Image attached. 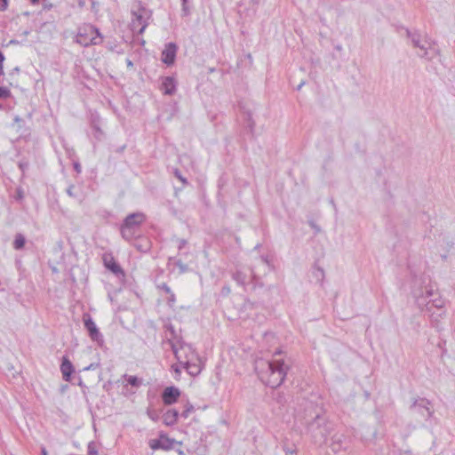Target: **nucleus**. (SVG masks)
Segmentation results:
<instances>
[{"instance_id":"f257e3e1","label":"nucleus","mask_w":455,"mask_h":455,"mask_svg":"<svg viewBox=\"0 0 455 455\" xmlns=\"http://www.w3.org/2000/svg\"><path fill=\"white\" fill-rule=\"evenodd\" d=\"M289 367L283 359H257L254 370L259 379L267 386L276 388L283 384Z\"/></svg>"},{"instance_id":"f03ea898","label":"nucleus","mask_w":455,"mask_h":455,"mask_svg":"<svg viewBox=\"0 0 455 455\" xmlns=\"http://www.w3.org/2000/svg\"><path fill=\"white\" fill-rule=\"evenodd\" d=\"M406 36L411 40V45L418 49V56L427 60H431L439 55V50L435 47V43L427 36L423 37L418 30L411 31L405 28Z\"/></svg>"},{"instance_id":"7ed1b4c3","label":"nucleus","mask_w":455,"mask_h":455,"mask_svg":"<svg viewBox=\"0 0 455 455\" xmlns=\"http://www.w3.org/2000/svg\"><path fill=\"white\" fill-rule=\"evenodd\" d=\"M131 15V30L134 35H142L152 19V11L139 1L132 4Z\"/></svg>"},{"instance_id":"20e7f679","label":"nucleus","mask_w":455,"mask_h":455,"mask_svg":"<svg viewBox=\"0 0 455 455\" xmlns=\"http://www.w3.org/2000/svg\"><path fill=\"white\" fill-rule=\"evenodd\" d=\"M145 220L146 216L142 212H134L126 216L120 228L122 237L126 241L138 237L140 226Z\"/></svg>"},{"instance_id":"39448f33","label":"nucleus","mask_w":455,"mask_h":455,"mask_svg":"<svg viewBox=\"0 0 455 455\" xmlns=\"http://www.w3.org/2000/svg\"><path fill=\"white\" fill-rule=\"evenodd\" d=\"M75 41L84 47L99 45L103 42V36L96 27L84 25L78 28Z\"/></svg>"},{"instance_id":"423d86ee","label":"nucleus","mask_w":455,"mask_h":455,"mask_svg":"<svg viewBox=\"0 0 455 455\" xmlns=\"http://www.w3.org/2000/svg\"><path fill=\"white\" fill-rule=\"evenodd\" d=\"M307 429L311 432L314 437H317V435H319L325 440L327 435L331 433V427L323 417L317 414L308 424Z\"/></svg>"},{"instance_id":"0eeeda50","label":"nucleus","mask_w":455,"mask_h":455,"mask_svg":"<svg viewBox=\"0 0 455 455\" xmlns=\"http://www.w3.org/2000/svg\"><path fill=\"white\" fill-rule=\"evenodd\" d=\"M175 444L181 445L180 442L169 438L165 434L160 433L158 439H151L148 442L149 447L156 450L170 451L175 448Z\"/></svg>"},{"instance_id":"6e6552de","label":"nucleus","mask_w":455,"mask_h":455,"mask_svg":"<svg viewBox=\"0 0 455 455\" xmlns=\"http://www.w3.org/2000/svg\"><path fill=\"white\" fill-rule=\"evenodd\" d=\"M172 352L175 358L182 367L188 364V362L194 361L196 358L195 351L191 346L188 344L180 345V347L173 349Z\"/></svg>"},{"instance_id":"1a4fd4ad","label":"nucleus","mask_w":455,"mask_h":455,"mask_svg":"<svg viewBox=\"0 0 455 455\" xmlns=\"http://www.w3.org/2000/svg\"><path fill=\"white\" fill-rule=\"evenodd\" d=\"M430 405L431 403L427 399L418 398L412 403L410 409L413 412L419 414L424 419H428L434 413Z\"/></svg>"},{"instance_id":"9d476101","label":"nucleus","mask_w":455,"mask_h":455,"mask_svg":"<svg viewBox=\"0 0 455 455\" xmlns=\"http://www.w3.org/2000/svg\"><path fill=\"white\" fill-rule=\"evenodd\" d=\"M84 327L87 330L90 338L96 341L100 346H102L104 343L103 336L97 328L94 321L89 315H84Z\"/></svg>"},{"instance_id":"9b49d317","label":"nucleus","mask_w":455,"mask_h":455,"mask_svg":"<svg viewBox=\"0 0 455 455\" xmlns=\"http://www.w3.org/2000/svg\"><path fill=\"white\" fill-rule=\"evenodd\" d=\"M350 437L343 433H336L331 437L330 447L335 453L346 451L349 447Z\"/></svg>"},{"instance_id":"f8f14e48","label":"nucleus","mask_w":455,"mask_h":455,"mask_svg":"<svg viewBox=\"0 0 455 455\" xmlns=\"http://www.w3.org/2000/svg\"><path fill=\"white\" fill-rule=\"evenodd\" d=\"M104 267L111 271L117 278L124 279L125 274L121 266L116 261L111 253H105L102 257Z\"/></svg>"},{"instance_id":"ddd939ff","label":"nucleus","mask_w":455,"mask_h":455,"mask_svg":"<svg viewBox=\"0 0 455 455\" xmlns=\"http://www.w3.org/2000/svg\"><path fill=\"white\" fill-rule=\"evenodd\" d=\"M443 300L442 299H435L429 302H427V310L428 311H431L433 307H435L436 309L437 312H431V321H432V324L433 326H435L436 329H439V324H438V317H441L443 314H444V311L443 310Z\"/></svg>"},{"instance_id":"4468645a","label":"nucleus","mask_w":455,"mask_h":455,"mask_svg":"<svg viewBox=\"0 0 455 455\" xmlns=\"http://www.w3.org/2000/svg\"><path fill=\"white\" fill-rule=\"evenodd\" d=\"M178 47L174 43H168L161 53V60L167 66L174 63Z\"/></svg>"},{"instance_id":"2eb2a0df","label":"nucleus","mask_w":455,"mask_h":455,"mask_svg":"<svg viewBox=\"0 0 455 455\" xmlns=\"http://www.w3.org/2000/svg\"><path fill=\"white\" fill-rule=\"evenodd\" d=\"M180 396V391L176 387H167L162 393V400L165 405L175 403Z\"/></svg>"},{"instance_id":"dca6fc26","label":"nucleus","mask_w":455,"mask_h":455,"mask_svg":"<svg viewBox=\"0 0 455 455\" xmlns=\"http://www.w3.org/2000/svg\"><path fill=\"white\" fill-rule=\"evenodd\" d=\"M166 339L167 342L170 344L172 350L175 349L178 347H180V345L186 344L183 342L182 338L177 333L174 327L170 324L166 326Z\"/></svg>"},{"instance_id":"f3484780","label":"nucleus","mask_w":455,"mask_h":455,"mask_svg":"<svg viewBox=\"0 0 455 455\" xmlns=\"http://www.w3.org/2000/svg\"><path fill=\"white\" fill-rule=\"evenodd\" d=\"M160 89L165 95H173L177 90V81L172 76H164Z\"/></svg>"},{"instance_id":"a211bd4d","label":"nucleus","mask_w":455,"mask_h":455,"mask_svg":"<svg viewBox=\"0 0 455 455\" xmlns=\"http://www.w3.org/2000/svg\"><path fill=\"white\" fill-rule=\"evenodd\" d=\"M60 371L65 381H70L71 375L74 372V366L67 356L62 357Z\"/></svg>"},{"instance_id":"6ab92c4d","label":"nucleus","mask_w":455,"mask_h":455,"mask_svg":"<svg viewBox=\"0 0 455 455\" xmlns=\"http://www.w3.org/2000/svg\"><path fill=\"white\" fill-rule=\"evenodd\" d=\"M178 417V411L175 409H170L163 415V421L166 426H173L176 424Z\"/></svg>"},{"instance_id":"aec40b11","label":"nucleus","mask_w":455,"mask_h":455,"mask_svg":"<svg viewBox=\"0 0 455 455\" xmlns=\"http://www.w3.org/2000/svg\"><path fill=\"white\" fill-rule=\"evenodd\" d=\"M135 239H136V241L134 243V246L138 249V251H142V252H146V251H149L151 245H150V242L148 238L140 237V235H139Z\"/></svg>"},{"instance_id":"412c9836","label":"nucleus","mask_w":455,"mask_h":455,"mask_svg":"<svg viewBox=\"0 0 455 455\" xmlns=\"http://www.w3.org/2000/svg\"><path fill=\"white\" fill-rule=\"evenodd\" d=\"M183 368L187 371V372L191 376H196L200 373L201 369L199 365L193 361L188 362V364L183 366Z\"/></svg>"},{"instance_id":"4be33fe9","label":"nucleus","mask_w":455,"mask_h":455,"mask_svg":"<svg viewBox=\"0 0 455 455\" xmlns=\"http://www.w3.org/2000/svg\"><path fill=\"white\" fill-rule=\"evenodd\" d=\"M123 378L127 381V383L134 387H139L142 385L143 379L138 378L137 376L124 374Z\"/></svg>"},{"instance_id":"5701e85b","label":"nucleus","mask_w":455,"mask_h":455,"mask_svg":"<svg viewBox=\"0 0 455 455\" xmlns=\"http://www.w3.org/2000/svg\"><path fill=\"white\" fill-rule=\"evenodd\" d=\"M26 243V238L22 234H17L13 241V248L15 250H21Z\"/></svg>"},{"instance_id":"b1692460","label":"nucleus","mask_w":455,"mask_h":455,"mask_svg":"<svg viewBox=\"0 0 455 455\" xmlns=\"http://www.w3.org/2000/svg\"><path fill=\"white\" fill-rule=\"evenodd\" d=\"M312 274L317 283H323L324 279V271L322 267H315Z\"/></svg>"},{"instance_id":"393cba45","label":"nucleus","mask_w":455,"mask_h":455,"mask_svg":"<svg viewBox=\"0 0 455 455\" xmlns=\"http://www.w3.org/2000/svg\"><path fill=\"white\" fill-rule=\"evenodd\" d=\"M233 279L240 285H243L246 281V276L241 271H236L233 274Z\"/></svg>"},{"instance_id":"a878e982","label":"nucleus","mask_w":455,"mask_h":455,"mask_svg":"<svg viewBox=\"0 0 455 455\" xmlns=\"http://www.w3.org/2000/svg\"><path fill=\"white\" fill-rule=\"evenodd\" d=\"M244 116H245L244 118H245L246 126L250 129L251 132H252L255 123L252 120L251 114L250 112H246V113H244Z\"/></svg>"},{"instance_id":"bb28decb","label":"nucleus","mask_w":455,"mask_h":455,"mask_svg":"<svg viewBox=\"0 0 455 455\" xmlns=\"http://www.w3.org/2000/svg\"><path fill=\"white\" fill-rule=\"evenodd\" d=\"M87 451L89 455H98V448L95 442L92 441L87 445Z\"/></svg>"},{"instance_id":"cd10ccee","label":"nucleus","mask_w":455,"mask_h":455,"mask_svg":"<svg viewBox=\"0 0 455 455\" xmlns=\"http://www.w3.org/2000/svg\"><path fill=\"white\" fill-rule=\"evenodd\" d=\"M193 411H194V406L192 404H190L189 403H188L185 406L184 411L181 412L180 416L183 417L184 419H187Z\"/></svg>"},{"instance_id":"c85d7f7f","label":"nucleus","mask_w":455,"mask_h":455,"mask_svg":"<svg viewBox=\"0 0 455 455\" xmlns=\"http://www.w3.org/2000/svg\"><path fill=\"white\" fill-rule=\"evenodd\" d=\"M67 194L73 198H78V193L76 192V188L74 185H70L67 188Z\"/></svg>"},{"instance_id":"c756f323","label":"nucleus","mask_w":455,"mask_h":455,"mask_svg":"<svg viewBox=\"0 0 455 455\" xmlns=\"http://www.w3.org/2000/svg\"><path fill=\"white\" fill-rule=\"evenodd\" d=\"M175 265L179 267L180 273L181 274L186 273L188 270V266L184 264L181 259H176Z\"/></svg>"},{"instance_id":"7c9ffc66","label":"nucleus","mask_w":455,"mask_h":455,"mask_svg":"<svg viewBox=\"0 0 455 455\" xmlns=\"http://www.w3.org/2000/svg\"><path fill=\"white\" fill-rule=\"evenodd\" d=\"M157 288L159 290L164 291L166 294L171 293V291H172V289L170 288V286L165 283L157 284Z\"/></svg>"},{"instance_id":"2f4dec72","label":"nucleus","mask_w":455,"mask_h":455,"mask_svg":"<svg viewBox=\"0 0 455 455\" xmlns=\"http://www.w3.org/2000/svg\"><path fill=\"white\" fill-rule=\"evenodd\" d=\"M11 95V92L9 89L5 87H0V99L8 98Z\"/></svg>"},{"instance_id":"473e14b6","label":"nucleus","mask_w":455,"mask_h":455,"mask_svg":"<svg viewBox=\"0 0 455 455\" xmlns=\"http://www.w3.org/2000/svg\"><path fill=\"white\" fill-rule=\"evenodd\" d=\"M175 177L177 179H179L184 185L188 183L186 178H184L182 175H181V172L178 170V169H175L174 172H173Z\"/></svg>"},{"instance_id":"72a5a7b5","label":"nucleus","mask_w":455,"mask_h":455,"mask_svg":"<svg viewBox=\"0 0 455 455\" xmlns=\"http://www.w3.org/2000/svg\"><path fill=\"white\" fill-rule=\"evenodd\" d=\"M182 14L183 16H188L190 14V8L188 6V3H182Z\"/></svg>"},{"instance_id":"f704fd0d","label":"nucleus","mask_w":455,"mask_h":455,"mask_svg":"<svg viewBox=\"0 0 455 455\" xmlns=\"http://www.w3.org/2000/svg\"><path fill=\"white\" fill-rule=\"evenodd\" d=\"M167 295H168L167 302L170 306H172L176 301L175 294L172 291L171 293H168Z\"/></svg>"},{"instance_id":"c9c22d12","label":"nucleus","mask_w":455,"mask_h":455,"mask_svg":"<svg viewBox=\"0 0 455 455\" xmlns=\"http://www.w3.org/2000/svg\"><path fill=\"white\" fill-rule=\"evenodd\" d=\"M172 370L176 373V376H175V379H179V377L180 376V373H181V370H180V367L177 364H172Z\"/></svg>"},{"instance_id":"e433bc0d","label":"nucleus","mask_w":455,"mask_h":455,"mask_svg":"<svg viewBox=\"0 0 455 455\" xmlns=\"http://www.w3.org/2000/svg\"><path fill=\"white\" fill-rule=\"evenodd\" d=\"M188 242L186 239H179L178 240V249L179 251H181L186 245Z\"/></svg>"},{"instance_id":"4c0bfd02","label":"nucleus","mask_w":455,"mask_h":455,"mask_svg":"<svg viewBox=\"0 0 455 455\" xmlns=\"http://www.w3.org/2000/svg\"><path fill=\"white\" fill-rule=\"evenodd\" d=\"M19 167L24 172L28 168V162H20Z\"/></svg>"},{"instance_id":"58836bf2","label":"nucleus","mask_w":455,"mask_h":455,"mask_svg":"<svg viewBox=\"0 0 455 455\" xmlns=\"http://www.w3.org/2000/svg\"><path fill=\"white\" fill-rule=\"evenodd\" d=\"M8 0H0V11H4L7 8Z\"/></svg>"},{"instance_id":"ea45409f","label":"nucleus","mask_w":455,"mask_h":455,"mask_svg":"<svg viewBox=\"0 0 455 455\" xmlns=\"http://www.w3.org/2000/svg\"><path fill=\"white\" fill-rule=\"evenodd\" d=\"M148 415L154 421L157 420V419H158V416L155 411H148Z\"/></svg>"},{"instance_id":"a19ab883","label":"nucleus","mask_w":455,"mask_h":455,"mask_svg":"<svg viewBox=\"0 0 455 455\" xmlns=\"http://www.w3.org/2000/svg\"><path fill=\"white\" fill-rule=\"evenodd\" d=\"M74 169L76 170V172L77 173H80L81 172V165L79 163H75L74 164Z\"/></svg>"},{"instance_id":"79ce46f5","label":"nucleus","mask_w":455,"mask_h":455,"mask_svg":"<svg viewBox=\"0 0 455 455\" xmlns=\"http://www.w3.org/2000/svg\"><path fill=\"white\" fill-rule=\"evenodd\" d=\"M283 451H285L286 454H293L295 452L294 449H291V448H288V447H284Z\"/></svg>"},{"instance_id":"37998d69","label":"nucleus","mask_w":455,"mask_h":455,"mask_svg":"<svg viewBox=\"0 0 455 455\" xmlns=\"http://www.w3.org/2000/svg\"><path fill=\"white\" fill-rule=\"evenodd\" d=\"M23 198V192L21 189L17 190V199L20 200Z\"/></svg>"},{"instance_id":"c03bdc74","label":"nucleus","mask_w":455,"mask_h":455,"mask_svg":"<svg viewBox=\"0 0 455 455\" xmlns=\"http://www.w3.org/2000/svg\"><path fill=\"white\" fill-rule=\"evenodd\" d=\"M4 60V53L0 51V64H2Z\"/></svg>"},{"instance_id":"a18cd8bd","label":"nucleus","mask_w":455,"mask_h":455,"mask_svg":"<svg viewBox=\"0 0 455 455\" xmlns=\"http://www.w3.org/2000/svg\"><path fill=\"white\" fill-rule=\"evenodd\" d=\"M41 454H42V455H48L47 451H46V449H45L44 447H42V449H41Z\"/></svg>"},{"instance_id":"49530a36","label":"nucleus","mask_w":455,"mask_h":455,"mask_svg":"<svg viewBox=\"0 0 455 455\" xmlns=\"http://www.w3.org/2000/svg\"><path fill=\"white\" fill-rule=\"evenodd\" d=\"M14 121H15L16 123H19V122H22L23 120H22L19 116H16L14 117Z\"/></svg>"},{"instance_id":"de8ad7c7","label":"nucleus","mask_w":455,"mask_h":455,"mask_svg":"<svg viewBox=\"0 0 455 455\" xmlns=\"http://www.w3.org/2000/svg\"><path fill=\"white\" fill-rule=\"evenodd\" d=\"M433 295L432 290L427 291V298H429Z\"/></svg>"},{"instance_id":"09e8293b","label":"nucleus","mask_w":455,"mask_h":455,"mask_svg":"<svg viewBox=\"0 0 455 455\" xmlns=\"http://www.w3.org/2000/svg\"><path fill=\"white\" fill-rule=\"evenodd\" d=\"M92 369H94V366H93L92 363L84 368L85 371H89V370H92Z\"/></svg>"},{"instance_id":"8fccbe9b","label":"nucleus","mask_w":455,"mask_h":455,"mask_svg":"<svg viewBox=\"0 0 455 455\" xmlns=\"http://www.w3.org/2000/svg\"><path fill=\"white\" fill-rule=\"evenodd\" d=\"M126 63H127V66L128 67H132L133 64H132V61L131 60H126Z\"/></svg>"},{"instance_id":"3c124183","label":"nucleus","mask_w":455,"mask_h":455,"mask_svg":"<svg viewBox=\"0 0 455 455\" xmlns=\"http://www.w3.org/2000/svg\"><path fill=\"white\" fill-rule=\"evenodd\" d=\"M31 4L36 5L39 3V0H30Z\"/></svg>"},{"instance_id":"603ef678","label":"nucleus","mask_w":455,"mask_h":455,"mask_svg":"<svg viewBox=\"0 0 455 455\" xmlns=\"http://www.w3.org/2000/svg\"><path fill=\"white\" fill-rule=\"evenodd\" d=\"M177 452H178L179 455H185L183 450H181V449H178Z\"/></svg>"},{"instance_id":"864d4df0","label":"nucleus","mask_w":455,"mask_h":455,"mask_svg":"<svg viewBox=\"0 0 455 455\" xmlns=\"http://www.w3.org/2000/svg\"><path fill=\"white\" fill-rule=\"evenodd\" d=\"M4 73V68H3V65L0 64V76H3Z\"/></svg>"},{"instance_id":"5fc2aeb1","label":"nucleus","mask_w":455,"mask_h":455,"mask_svg":"<svg viewBox=\"0 0 455 455\" xmlns=\"http://www.w3.org/2000/svg\"><path fill=\"white\" fill-rule=\"evenodd\" d=\"M225 291H226L227 293H229L230 289H229L228 287H227V288H226V287H224V288H223V290H222V292H225Z\"/></svg>"},{"instance_id":"6e6d98bb","label":"nucleus","mask_w":455,"mask_h":455,"mask_svg":"<svg viewBox=\"0 0 455 455\" xmlns=\"http://www.w3.org/2000/svg\"><path fill=\"white\" fill-rule=\"evenodd\" d=\"M78 385H79L80 387H85V385L83 383V380L81 379V378L79 379Z\"/></svg>"},{"instance_id":"4d7b16f0","label":"nucleus","mask_w":455,"mask_h":455,"mask_svg":"<svg viewBox=\"0 0 455 455\" xmlns=\"http://www.w3.org/2000/svg\"><path fill=\"white\" fill-rule=\"evenodd\" d=\"M303 85H304V82L300 83V84L298 85V90H299Z\"/></svg>"},{"instance_id":"13d9d810","label":"nucleus","mask_w":455,"mask_h":455,"mask_svg":"<svg viewBox=\"0 0 455 455\" xmlns=\"http://www.w3.org/2000/svg\"><path fill=\"white\" fill-rule=\"evenodd\" d=\"M140 44V45H144L145 44V40L141 39Z\"/></svg>"},{"instance_id":"bf43d9fd","label":"nucleus","mask_w":455,"mask_h":455,"mask_svg":"<svg viewBox=\"0 0 455 455\" xmlns=\"http://www.w3.org/2000/svg\"><path fill=\"white\" fill-rule=\"evenodd\" d=\"M261 260L265 263H267V260L264 257H261Z\"/></svg>"},{"instance_id":"052dcab7","label":"nucleus","mask_w":455,"mask_h":455,"mask_svg":"<svg viewBox=\"0 0 455 455\" xmlns=\"http://www.w3.org/2000/svg\"><path fill=\"white\" fill-rule=\"evenodd\" d=\"M182 3H188V0H181Z\"/></svg>"},{"instance_id":"680f3d73","label":"nucleus","mask_w":455,"mask_h":455,"mask_svg":"<svg viewBox=\"0 0 455 455\" xmlns=\"http://www.w3.org/2000/svg\"><path fill=\"white\" fill-rule=\"evenodd\" d=\"M11 44H16V42L14 40H11L10 42Z\"/></svg>"}]
</instances>
